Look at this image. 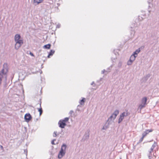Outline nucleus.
<instances>
[{
	"instance_id": "f8f14e48",
	"label": "nucleus",
	"mask_w": 159,
	"mask_h": 159,
	"mask_svg": "<svg viewBox=\"0 0 159 159\" xmlns=\"http://www.w3.org/2000/svg\"><path fill=\"white\" fill-rule=\"evenodd\" d=\"M51 46V44H48L43 46V48L45 49H49L50 48Z\"/></svg>"
},
{
	"instance_id": "39448f33",
	"label": "nucleus",
	"mask_w": 159,
	"mask_h": 159,
	"mask_svg": "<svg viewBox=\"0 0 159 159\" xmlns=\"http://www.w3.org/2000/svg\"><path fill=\"white\" fill-rule=\"evenodd\" d=\"M140 51V49H138L134 51L133 54L131 56L129 59L134 61L136 57L137 56L138 54Z\"/></svg>"
},
{
	"instance_id": "5701e85b",
	"label": "nucleus",
	"mask_w": 159,
	"mask_h": 159,
	"mask_svg": "<svg viewBox=\"0 0 159 159\" xmlns=\"http://www.w3.org/2000/svg\"><path fill=\"white\" fill-rule=\"evenodd\" d=\"M55 140H56L55 139H54V140H53L52 141L51 143H52V144L55 145V144H57V143H54V141H55Z\"/></svg>"
},
{
	"instance_id": "a878e982",
	"label": "nucleus",
	"mask_w": 159,
	"mask_h": 159,
	"mask_svg": "<svg viewBox=\"0 0 159 159\" xmlns=\"http://www.w3.org/2000/svg\"><path fill=\"white\" fill-rule=\"evenodd\" d=\"M0 147H1V148L2 149H3V146H2L1 145L0 146Z\"/></svg>"
},
{
	"instance_id": "bb28decb",
	"label": "nucleus",
	"mask_w": 159,
	"mask_h": 159,
	"mask_svg": "<svg viewBox=\"0 0 159 159\" xmlns=\"http://www.w3.org/2000/svg\"><path fill=\"white\" fill-rule=\"evenodd\" d=\"M104 71H102V72L103 73H104Z\"/></svg>"
},
{
	"instance_id": "f257e3e1",
	"label": "nucleus",
	"mask_w": 159,
	"mask_h": 159,
	"mask_svg": "<svg viewBox=\"0 0 159 159\" xmlns=\"http://www.w3.org/2000/svg\"><path fill=\"white\" fill-rule=\"evenodd\" d=\"M66 148L67 146L65 144H63L61 145L58 155L57 157L58 159H61L65 156L66 153Z\"/></svg>"
},
{
	"instance_id": "0eeeda50",
	"label": "nucleus",
	"mask_w": 159,
	"mask_h": 159,
	"mask_svg": "<svg viewBox=\"0 0 159 159\" xmlns=\"http://www.w3.org/2000/svg\"><path fill=\"white\" fill-rule=\"evenodd\" d=\"M24 119L25 121L28 122L31 119L32 117L30 114L26 113L25 115Z\"/></svg>"
},
{
	"instance_id": "1a4fd4ad",
	"label": "nucleus",
	"mask_w": 159,
	"mask_h": 159,
	"mask_svg": "<svg viewBox=\"0 0 159 159\" xmlns=\"http://www.w3.org/2000/svg\"><path fill=\"white\" fill-rule=\"evenodd\" d=\"M7 72V68H4L0 72V75L2 76V79L3 77V75H5Z\"/></svg>"
},
{
	"instance_id": "b1692460",
	"label": "nucleus",
	"mask_w": 159,
	"mask_h": 159,
	"mask_svg": "<svg viewBox=\"0 0 159 159\" xmlns=\"http://www.w3.org/2000/svg\"><path fill=\"white\" fill-rule=\"evenodd\" d=\"M2 76L0 75V85L1 83Z\"/></svg>"
},
{
	"instance_id": "a211bd4d",
	"label": "nucleus",
	"mask_w": 159,
	"mask_h": 159,
	"mask_svg": "<svg viewBox=\"0 0 159 159\" xmlns=\"http://www.w3.org/2000/svg\"><path fill=\"white\" fill-rule=\"evenodd\" d=\"M157 145V144L156 143H154L152 145L151 149V151H150V152L152 151L154 149V148H155V147Z\"/></svg>"
},
{
	"instance_id": "f03ea898",
	"label": "nucleus",
	"mask_w": 159,
	"mask_h": 159,
	"mask_svg": "<svg viewBox=\"0 0 159 159\" xmlns=\"http://www.w3.org/2000/svg\"><path fill=\"white\" fill-rule=\"evenodd\" d=\"M14 40L15 43H24V40L22 37L19 34H16L15 35Z\"/></svg>"
},
{
	"instance_id": "6ab92c4d",
	"label": "nucleus",
	"mask_w": 159,
	"mask_h": 159,
	"mask_svg": "<svg viewBox=\"0 0 159 159\" xmlns=\"http://www.w3.org/2000/svg\"><path fill=\"white\" fill-rule=\"evenodd\" d=\"M157 145V144L156 143H154L152 145L151 149V151H150V152L152 151L154 149V148H155V147Z\"/></svg>"
},
{
	"instance_id": "2eb2a0df",
	"label": "nucleus",
	"mask_w": 159,
	"mask_h": 159,
	"mask_svg": "<svg viewBox=\"0 0 159 159\" xmlns=\"http://www.w3.org/2000/svg\"><path fill=\"white\" fill-rule=\"evenodd\" d=\"M145 107V105L141 103L139 106L138 108V110H139L140 111L142 109H143V108H144Z\"/></svg>"
},
{
	"instance_id": "7ed1b4c3",
	"label": "nucleus",
	"mask_w": 159,
	"mask_h": 159,
	"mask_svg": "<svg viewBox=\"0 0 159 159\" xmlns=\"http://www.w3.org/2000/svg\"><path fill=\"white\" fill-rule=\"evenodd\" d=\"M69 120L68 117L65 118L64 120H61L58 123L59 127L61 128H63L66 125V122Z\"/></svg>"
},
{
	"instance_id": "393cba45",
	"label": "nucleus",
	"mask_w": 159,
	"mask_h": 159,
	"mask_svg": "<svg viewBox=\"0 0 159 159\" xmlns=\"http://www.w3.org/2000/svg\"><path fill=\"white\" fill-rule=\"evenodd\" d=\"M57 132H54V134L53 135V136L54 137H56L57 135H56Z\"/></svg>"
},
{
	"instance_id": "412c9836",
	"label": "nucleus",
	"mask_w": 159,
	"mask_h": 159,
	"mask_svg": "<svg viewBox=\"0 0 159 159\" xmlns=\"http://www.w3.org/2000/svg\"><path fill=\"white\" fill-rule=\"evenodd\" d=\"M38 111L39 112L40 116H41L42 113V108H40L38 110Z\"/></svg>"
},
{
	"instance_id": "423d86ee",
	"label": "nucleus",
	"mask_w": 159,
	"mask_h": 159,
	"mask_svg": "<svg viewBox=\"0 0 159 159\" xmlns=\"http://www.w3.org/2000/svg\"><path fill=\"white\" fill-rule=\"evenodd\" d=\"M152 129H149L145 130L143 133L142 134V137L141 139V141H142L144 137L146 136L147 134H149V133L150 132H152Z\"/></svg>"
},
{
	"instance_id": "6e6552de",
	"label": "nucleus",
	"mask_w": 159,
	"mask_h": 159,
	"mask_svg": "<svg viewBox=\"0 0 159 159\" xmlns=\"http://www.w3.org/2000/svg\"><path fill=\"white\" fill-rule=\"evenodd\" d=\"M24 43H15L14 45V48L17 50L20 48Z\"/></svg>"
},
{
	"instance_id": "20e7f679",
	"label": "nucleus",
	"mask_w": 159,
	"mask_h": 159,
	"mask_svg": "<svg viewBox=\"0 0 159 159\" xmlns=\"http://www.w3.org/2000/svg\"><path fill=\"white\" fill-rule=\"evenodd\" d=\"M128 115V112L127 111H125L120 114L119 116L118 119V123H120L124 119L125 117L127 116Z\"/></svg>"
},
{
	"instance_id": "9d476101",
	"label": "nucleus",
	"mask_w": 159,
	"mask_h": 159,
	"mask_svg": "<svg viewBox=\"0 0 159 159\" xmlns=\"http://www.w3.org/2000/svg\"><path fill=\"white\" fill-rule=\"evenodd\" d=\"M147 98L146 97L143 98L141 100V103L142 104L144 105L145 106L147 105Z\"/></svg>"
},
{
	"instance_id": "4468645a",
	"label": "nucleus",
	"mask_w": 159,
	"mask_h": 159,
	"mask_svg": "<svg viewBox=\"0 0 159 159\" xmlns=\"http://www.w3.org/2000/svg\"><path fill=\"white\" fill-rule=\"evenodd\" d=\"M134 61H133V60H131L130 59H129V60L127 62V64L128 66H130L132 64Z\"/></svg>"
},
{
	"instance_id": "dca6fc26",
	"label": "nucleus",
	"mask_w": 159,
	"mask_h": 159,
	"mask_svg": "<svg viewBox=\"0 0 159 159\" xmlns=\"http://www.w3.org/2000/svg\"><path fill=\"white\" fill-rule=\"evenodd\" d=\"M119 111L118 110H115L113 113V114L115 115L116 116H117L119 114Z\"/></svg>"
},
{
	"instance_id": "ddd939ff",
	"label": "nucleus",
	"mask_w": 159,
	"mask_h": 159,
	"mask_svg": "<svg viewBox=\"0 0 159 159\" xmlns=\"http://www.w3.org/2000/svg\"><path fill=\"white\" fill-rule=\"evenodd\" d=\"M116 116L112 113L109 118V119H110L111 120H114L116 118Z\"/></svg>"
},
{
	"instance_id": "aec40b11",
	"label": "nucleus",
	"mask_w": 159,
	"mask_h": 159,
	"mask_svg": "<svg viewBox=\"0 0 159 159\" xmlns=\"http://www.w3.org/2000/svg\"><path fill=\"white\" fill-rule=\"evenodd\" d=\"M85 101V99L84 98H83L80 101L79 103L81 105H83Z\"/></svg>"
},
{
	"instance_id": "9b49d317",
	"label": "nucleus",
	"mask_w": 159,
	"mask_h": 159,
	"mask_svg": "<svg viewBox=\"0 0 159 159\" xmlns=\"http://www.w3.org/2000/svg\"><path fill=\"white\" fill-rule=\"evenodd\" d=\"M43 0H33V3L37 5L43 2Z\"/></svg>"
},
{
	"instance_id": "f3484780",
	"label": "nucleus",
	"mask_w": 159,
	"mask_h": 159,
	"mask_svg": "<svg viewBox=\"0 0 159 159\" xmlns=\"http://www.w3.org/2000/svg\"><path fill=\"white\" fill-rule=\"evenodd\" d=\"M54 52H55L54 51L52 50H51L50 51V53L49 54V55H48V57L49 58L50 56L52 55L54 53Z\"/></svg>"
},
{
	"instance_id": "4be33fe9",
	"label": "nucleus",
	"mask_w": 159,
	"mask_h": 159,
	"mask_svg": "<svg viewBox=\"0 0 159 159\" xmlns=\"http://www.w3.org/2000/svg\"><path fill=\"white\" fill-rule=\"evenodd\" d=\"M108 127V126H105L104 125L103 126L102 129L103 130L106 129H107Z\"/></svg>"
}]
</instances>
